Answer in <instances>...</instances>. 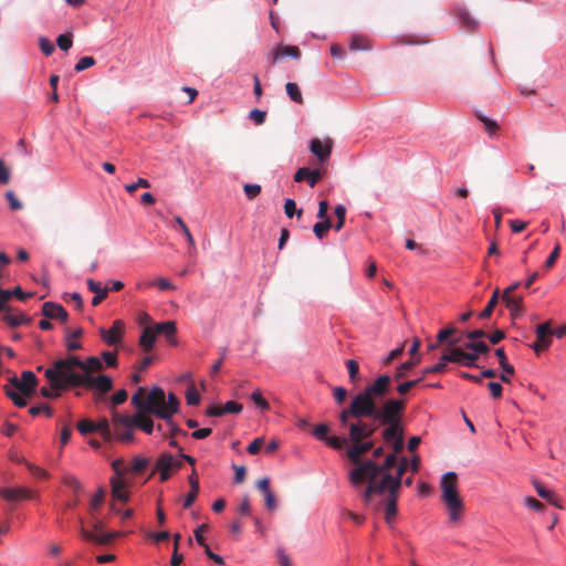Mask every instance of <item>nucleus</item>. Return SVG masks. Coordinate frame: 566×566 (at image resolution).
<instances>
[{"label":"nucleus","mask_w":566,"mask_h":566,"mask_svg":"<svg viewBox=\"0 0 566 566\" xmlns=\"http://www.w3.org/2000/svg\"><path fill=\"white\" fill-rule=\"evenodd\" d=\"M390 376L381 375L369 386L359 391L350 401L348 408L339 413V424L347 428L353 447L347 457L352 463H359L360 457L374 448L370 440L376 430L384 426L381 438L390 443L403 437L402 415L406 409L403 399L390 398L378 407L376 399L389 392Z\"/></svg>","instance_id":"1"},{"label":"nucleus","mask_w":566,"mask_h":566,"mask_svg":"<svg viewBox=\"0 0 566 566\" xmlns=\"http://www.w3.org/2000/svg\"><path fill=\"white\" fill-rule=\"evenodd\" d=\"M132 403L136 409L148 410L163 420L172 418L180 406V401L174 392H169L166 400L164 389L157 386L153 387L148 394L146 388L139 387L132 397Z\"/></svg>","instance_id":"2"},{"label":"nucleus","mask_w":566,"mask_h":566,"mask_svg":"<svg viewBox=\"0 0 566 566\" xmlns=\"http://www.w3.org/2000/svg\"><path fill=\"white\" fill-rule=\"evenodd\" d=\"M80 366H82L80 357L70 355L54 361L52 367L45 369L44 375L52 388L56 390L83 387L86 377L82 376Z\"/></svg>","instance_id":"3"},{"label":"nucleus","mask_w":566,"mask_h":566,"mask_svg":"<svg viewBox=\"0 0 566 566\" xmlns=\"http://www.w3.org/2000/svg\"><path fill=\"white\" fill-rule=\"evenodd\" d=\"M356 468L349 471L348 479L353 486L359 488L365 482H378V476L382 478L385 473H390L389 470L397 464V455L391 453L387 455L384 463L377 464L373 460H365L359 463H354Z\"/></svg>","instance_id":"4"},{"label":"nucleus","mask_w":566,"mask_h":566,"mask_svg":"<svg viewBox=\"0 0 566 566\" xmlns=\"http://www.w3.org/2000/svg\"><path fill=\"white\" fill-rule=\"evenodd\" d=\"M441 499L447 506L449 513V520L452 523H457L460 521L464 504L462 499L460 497L458 491V475L455 472H447L443 474L441 482Z\"/></svg>","instance_id":"5"},{"label":"nucleus","mask_w":566,"mask_h":566,"mask_svg":"<svg viewBox=\"0 0 566 566\" xmlns=\"http://www.w3.org/2000/svg\"><path fill=\"white\" fill-rule=\"evenodd\" d=\"M407 469L408 460L407 458L403 457L397 467L396 476H392L390 473H385L384 476L380 478L378 482H371L366 486L361 495L364 502L368 504L374 495H381L386 491L399 492L401 488V478L407 471Z\"/></svg>","instance_id":"6"},{"label":"nucleus","mask_w":566,"mask_h":566,"mask_svg":"<svg viewBox=\"0 0 566 566\" xmlns=\"http://www.w3.org/2000/svg\"><path fill=\"white\" fill-rule=\"evenodd\" d=\"M460 342L459 338L451 339L450 345L452 347L448 348L447 352L440 357L439 363L436 365L423 369V374H441L447 369L448 363H457L467 367H479L476 364L478 356L476 354H471L469 352H464L460 347H455V345Z\"/></svg>","instance_id":"7"},{"label":"nucleus","mask_w":566,"mask_h":566,"mask_svg":"<svg viewBox=\"0 0 566 566\" xmlns=\"http://www.w3.org/2000/svg\"><path fill=\"white\" fill-rule=\"evenodd\" d=\"M113 440L127 443L134 440V428L130 417L113 411Z\"/></svg>","instance_id":"8"},{"label":"nucleus","mask_w":566,"mask_h":566,"mask_svg":"<svg viewBox=\"0 0 566 566\" xmlns=\"http://www.w3.org/2000/svg\"><path fill=\"white\" fill-rule=\"evenodd\" d=\"M83 387L88 389H95L96 394L94 399L96 402L103 401L104 396L113 389V380L107 375H98L94 377H86Z\"/></svg>","instance_id":"9"},{"label":"nucleus","mask_w":566,"mask_h":566,"mask_svg":"<svg viewBox=\"0 0 566 566\" xmlns=\"http://www.w3.org/2000/svg\"><path fill=\"white\" fill-rule=\"evenodd\" d=\"M520 285V282H515L509 287H506L502 294V300L505 303L506 307L509 308L512 318H516L523 313L522 296L513 294Z\"/></svg>","instance_id":"10"},{"label":"nucleus","mask_w":566,"mask_h":566,"mask_svg":"<svg viewBox=\"0 0 566 566\" xmlns=\"http://www.w3.org/2000/svg\"><path fill=\"white\" fill-rule=\"evenodd\" d=\"M536 343L533 344V349L538 355L539 353L548 349L552 345V321L538 324L535 329Z\"/></svg>","instance_id":"11"},{"label":"nucleus","mask_w":566,"mask_h":566,"mask_svg":"<svg viewBox=\"0 0 566 566\" xmlns=\"http://www.w3.org/2000/svg\"><path fill=\"white\" fill-rule=\"evenodd\" d=\"M10 385L18 389L23 396L30 397L38 385V379L32 371L25 370L21 374V379H18L17 376L11 377Z\"/></svg>","instance_id":"12"},{"label":"nucleus","mask_w":566,"mask_h":566,"mask_svg":"<svg viewBox=\"0 0 566 566\" xmlns=\"http://www.w3.org/2000/svg\"><path fill=\"white\" fill-rule=\"evenodd\" d=\"M104 525L101 521H95L93 525V531H87L82 528L81 534L82 536L91 542H95L97 544H108L113 538L119 535V533H103Z\"/></svg>","instance_id":"13"},{"label":"nucleus","mask_w":566,"mask_h":566,"mask_svg":"<svg viewBox=\"0 0 566 566\" xmlns=\"http://www.w3.org/2000/svg\"><path fill=\"white\" fill-rule=\"evenodd\" d=\"M124 328L125 324L120 319H116L109 329L101 328L99 336L107 345H117L122 340Z\"/></svg>","instance_id":"14"},{"label":"nucleus","mask_w":566,"mask_h":566,"mask_svg":"<svg viewBox=\"0 0 566 566\" xmlns=\"http://www.w3.org/2000/svg\"><path fill=\"white\" fill-rule=\"evenodd\" d=\"M151 415L148 410L137 409V412L130 417L133 428H138L145 433L150 434L154 431V421L149 417Z\"/></svg>","instance_id":"15"},{"label":"nucleus","mask_w":566,"mask_h":566,"mask_svg":"<svg viewBox=\"0 0 566 566\" xmlns=\"http://www.w3.org/2000/svg\"><path fill=\"white\" fill-rule=\"evenodd\" d=\"M42 314L49 319H57L62 323H65L69 318L66 310L54 302H45L42 305Z\"/></svg>","instance_id":"16"},{"label":"nucleus","mask_w":566,"mask_h":566,"mask_svg":"<svg viewBox=\"0 0 566 566\" xmlns=\"http://www.w3.org/2000/svg\"><path fill=\"white\" fill-rule=\"evenodd\" d=\"M0 496L9 502H18L33 496L32 491L27 488H7L0 490Z\"/></svg>","instance_id":"17"},{"label":"nucleus","mask_w":566,"mask_h":566,"mask_svg":"<svg viewBox=\"0 0 566 566\" xmlns=\"http://www.w3.org/2000/svg\"><path fill=\"white\" fill-rule=\"evenodd\" d=\"M333 143L327 139L323 144L318 138H313L310 144L311 151L318 158L319 161H326L332 153Z\"/></svg>","instance_id":"18"},{"label":"nucleus","mask_w":566,"mask_h":566,"mask_svg":"<svg viewBox=\"0 0 566 566\" xmlns=\"http://www.w3.org/2000/svg\"><path fill=\"white\" fill-rule=\"evenodd\" d=\"M323 177V172L318 169L311 170L307 167L297 169L294 175V180L301 182L306 180L311 187H314Z\"/></svg>","instance_id":"19"},{"label":"nucleus","mask_w":566,"mask_h":566,"mask_svg":"<svg viewBox=\"0 0 566 566\" xmlns=\"http://www.w3.org/2000/svg\"><path fill=\"white\" fill-rule=\"evenodd\" d=\"M157 335L161 334L166 337L167 342L171 345H177V325L174 321H166L163 323H158L155 326Z\"/></svg>","instance_id":"20"},{"label":"nucleus","mask_w":566,"mask_h":566,"mask_svg":"<svg viewBox=\"0 0 566 566\" xmlns=\"http://www.w3.org/2000/svg\"><path fill=\"white\" fill-rule=\"evenodd\" d=\"M104 369V365L102 360L96 356H90L84 361L82 360V366H80V370L82 371L83 377H94L93 373H99Z\"/></svg>","instance_id":"21"},{"label":"nucleus","mask_w":566,"mask_h":566,"mask_svg":"<svg viewBox=\"0 0 566 566\" xmlns=\"http://www.w3.org/2000/svg\"><path fill=\"white\" fill-rule=\"evenodd\" d=\"M111 486H112V496L115 500H118L120 502H126L129 499V493L126 490V483L123 479L119 478H112L111 479Z\"/></svg>","instance_id":"22"},{"label":"nucleus","mask_w":566,"mask_h":566,"mask_svg":"<svg viewBox=\"0 0 566 566\" xmlns=\"http://www.w3.org/2000/svg\"><path fill=\"white\" fill-rule=\"evenodd\" d=\"M86 284L88 290L95 294V296L92 298V305H99L106 298L108 287H102L101 283L94 281L93 279H87Z\"/></svg>","instance_id":"23"},{"label":"nucleus","mask_w":566,"mask_h":566,"mask_svg":"<svg viewBox=\"0 0 566 566\" xmlns=\"http://www.w3.org/2000/svg\"><path fill=\"white\" fill-rule=\"evenodd\" d=\"M157 338V332L154 326L145 327L139 338V346L144 352L153 349Z\"/></svg>","instance_id":"24"},{"label":"nucleus","mask_w":566,"mask_h":566,"mask_svg":"<svg viewBox=\"0 0 566 566\" xmlns=\"http://www.w3.org/2000/svg\"><path fill=\"white\" fill-rule=\"evenodd\" d=\"M291 56L293 59H300L301 51L294 45H279L273 52L272 62L276 63L280 59Z\"/></svg>","instance_id":"25"},{"label":"nucleus","mask_w":566,"mask_h":566,"mask_svg":"<svg viewBox=\"0 0 566 566\" xmlns=\"http://www.w3.org/2000/svg\"><path fill=\"white\" fill-rule=\"evenodd\" d=\"M397 494L398 492H389L386 500L385 520L388 524L391 523L397 514Z\"/></svg>","instance_id":"26"},{"label":"nucleus","mask_w":566,"mask_h":566,"mask_svg":"<svg viewBox=\"0 0 566 566\" xmlns=\"http://www.w3.org/2000/svg\"><path fill=\"white\" fill-rule=\"evenodd\" d=\"M113 423L111 424L107 418H101L95 422V431H98L106 442L113 441Z\"/></svg>","instance_id":"27"},{"label":"nucleus","mask_w":566,"mask_h":566,"mask_svg":"<svg viewBox=\"0 0 566 566\" xmlns=\"http://www.w3.org/2000/svg\"><path fill=\"white\" fill-rule=\"evenodd\" d=\"M3 321L10 326L17 327L22 324H29L31 322V318L27 317L22 313L13 314L11 310H9L3 314Z\"/></svg>","instance_id":"28"},{"label":"nucleus","mask_w":566,"mask_h":566,"mask_svg":"<svg viewBox=\"0 0 566 566\" xmlns=\"http://www.w3.org/2000/svg\"><path fill=\"white\" fill-rule=\"evenodd\" d=\"M347 430V437H336V436H333V437H328L326 442L328 443V446L335 450H340L343 449L345 446L348 447L347 451L353 447V441L350 440V436H349V432H348V429L345 428Z\"/></svg>","instance_id":"29"},{"label":"nucleus","mask_w":566,"mask_h":566,"mask_svg":"<svg viewBox=\"0 0 566 566\" xmlns=\"http://www.w3.org/2000/svg\"><path fill=\"white\" fill-rule=\"evenodd\" d=\"M83 335V328H76L75 331H72L67 333L66 339H65V346L69 352H74L82 348V344L80 342H76V338L82 337Z\"/></svg>","instance_id":"30"},{"label":"nucleus","mask_w":566,"mask_h":566,"mask_svg":"<svg viewBox=\"0 0 566 566\" xmlns=\"http://www.w3.org/2000/svg\"><path fill=\"white\" fill-rule=\"evenodd\" d=\"M455 14L459 21L461 22L463 29L471 31L476 28V21L470 15V13L465 9L458 8Z\"/></svg>","instance_id":"31"},{"label":"nucleus","mask_w":566,"mask_h":566,"mask_svg":"<svg viewBox=\"0 0 566 566\" xmlns=\"http://www.w3.org/2000/svg\"><path fill=\"white\" fill-rule=\"evenodd\" d=\"M420 363V357L410 358L409 360L405 361L400 366L396 368V373L391 379L399 380L403 377H406L407 373L416 367Z\"/></svg>","instance_id":"32"},{"label":"nucleus","mask_w":566,"mask_h":566,"mask_svg":"<svg viewBox=\"0 0 566 566\" xmlns=\"http://www.w3.org/2000/svg\"><path fill=\"white\" fill-rule=\"evenodd\" d=\"M6 395L13 401V403L19 407L23 408L27 406V400L23 396H21L12 385H6L3 387Z\"/></svg>","instance_id":"33"},{"label":"nucleus","mask_w":566,"mask_h":566,"mask_svg":"<svg viewBox=\"0 0 566 566\" xmlns=\"http://www.w3.org/2000/svg\"><path fill=\"white\" fill-rule=\"evenodd\" d=\"M349 48L353 51H366L371 49V44L369 39L364 35H353Z\"/></svg>","instance_id":"34"},{"label":"nucleus","mask_w":566,"mask_h":566,"mask_svg":"<svg viewBox=\"0 0 566 566\" xmlns=\"http://www.w3.org/2000/svg\"><path fill=\"white\" fill-rule=\"evenodd\" d=\"M175 464V459L170 453H163L156 461V471H171Z\"/></svg>","instance_id":"35"},{"label":"nucleus","mask_w":566,"mask_h":566,"mask_svg":"<svg viewBox=\"0 0 566 566\" xmlns=\"http://www.w3.org/2000/svg\"><path fill=\"white\" fill-rule=\"evenodd\" d=\"M175 222L179 226L182 234L186 237V240L189 244V252L192 254L196 251V243L189 228L180 217H175Z\"/></svg>","instance_id":"36"},{"label":"nucleus","mask_w":566,"mask_h":566,"mask_svg":"<svg viewBox=\"0 0 566 566\" xmlns=\"http://www.w3.org/2000/svg\"><path fill=\"white\" fill-rule=\"evenodd\" d=\"M499 296H500V290L499 289H495L493 294H492V297L490 298V301L488 302L486 306L484 307V310L479 314V317L481 319H484V318H488L491 316L494 307L496 306L497 302H499Z\"/></svg>","instance_id":"37"},{"label":"nucleus","mask_w":566,"mask_h":566,"mask_svg":"<svg viewBox=\"0 0 566 566\" xmlns=\"http://www.w3.org/2000/svg\"><path fill=\"white\" fill-rule=\"evenodd\" d=\"M428 374H423L422 373V376L417 378V379H412V380H407V381H403V382H400L398 386H397V392L400 395V396H405L406 394H408L412 388H415L418 384H420L423 379H424V376H427Z\"/></svg>","instance_id":"38"},{"label":"nucleus","mask_w":566,"mask_h":566,"mask_svg":"<svg viewBox=\"0 0 566 566\" xmlns=\"http://www.w3.org/2000/svg\"><path fill=\"white\" fill-rule=\"evenodd\" d=\"M495 356L499 359V364H500L502 370L505 373H509L510 375H514V373H515L514 367L507 363V357H506V354H505L503 347L495 349Z\"/></svg>","instance_id":"39"},{"label":"nucleus","mask_w":566,"mask_h":566,"mask_svg":"<svg viewBox=\"0 0 566 566\" xmlns=\"http://www.w3.org/2000/svg\"><path fill=\"white\" fill-rule=\"evenodd\" d=\"M285 90H286L289 97L293 102H295L297 104H303V102H304L303 96H302L301 90L296 83H292V82L286 83Z\"/></svg>","instance_id":"40"},{"label":"nucleus","mask_w":566,"mask_h":566,"mask_svg":"<svg viewBox=\"0 0 566 566\" xmlns=\"http://www.w3.org/2000/svg\"><path fill=\"white\" fill-rule=\"evenodd\" d=\"M464 348L471 350V354H476V356L479 354H486L490 350L489 345L484 342H469L464 344Z\"/></svg>","instance_id":"41"},{"label":"nucleus","mask_w":566,"mask_h":566,"mask_svg":"<svg viewBox=\"0 0 566 566\" xmlns=\"http://www.w3.org/2000/svg\"><path fill=\"white\" fill-rule=\"evenodd\" d=\"M332 227H333V224H332L331 220L326 219V220L315 223L313 227V231H314V234L316 235V238L323 239L327 234L328 230Z\"/></svg>","instance_id":"42"},{"label":"nucleus","mask_w":566,"mask_h":566,"mask_svg":"<svg viewBox=\"0 0 566 566\" xmlns=\"http://www.w3.org/2000/svg\"><path fill=\"white\" fill-rule=\"evenodd\" d=\"M148 464H149L148 459L136 457L133 459L128 471L139 474V473H143L147 469Z\"/></svg>","instance_id":"43"},{"label":"nucleus","mask_w":566,"mask_h":566,"mask_svg":"<svg viewBox=\"0 0 566 566\" xmlns=\"http://www.w3.org/2000/svg\"><path fill=\"white\" fill-rule=\"evenodd\" d=\"M62 482L76 494L83 491L82 483L72 474L64 475Z\"/></svg>","instance_id":"44"},{"label":"nucleus","mask_w":566,"mask_h":566,"mask_svg":"<svg viewBox=\"0 0 566 566\" xmlns=\"http://www.w3.org/2000/svg\"><path fill=\"white\" fill-rule=\"evenodd\" d=\"M346 367L348 369L349 380L353 384H356L359 380V365L355 359H348L346 361Z\"/></svg>","instance_id":"45"},{"label":"nucleus","mask_w":566,"mask_h":566,"mask_svg":"<svg viewBox=\"0 0 566 566\" xmlns=\"http://www.w3.org/2000/svg\"><path fill=\"white\" fill-rule=\"evenodd\" d=\"M105 497V490L99 488L96 494L92 497L90 504V513L94 515V512L102 505Z\"/></svg>","instance_id":"46"},{"label":"nucleus","mask_w":566,"mask_h":566,"mask_svg":"<svg viewBox=\"0 0 566 566\" xmlns=\"http://www.w3.org/2000/svg\"><path fill=\"white\" fill-rule=\"evenodd\" d=\"M284 212L289 218H292L294 214H296L300 218L303 214L302 209H296V202L293 199L285 200Z\"/></svg>","instance_id":"47"},{"label":"nucleus","mask_w":566,"mask_h":566,"mask_svg":"<svg viewBox=\"0 0 566 566\" xmlns=\"http://www.w3.org/2000/svg\"><path fill=\"white\" fill-rule=\"evenodd\" d=\"M334 212L337 218V221L334 224V229L336 231H339L340 229H343L345 223L346 208L343 205H338L335 207Z\"/></svg>","instance_id":"48"},{"label":"nucleus","mask_w":566,"mask_h":566,"mask_svg":"<svg viewBox=\"0 0 566 566\" xmlns=\"http://www.w3.org/2000/svg\"><path fill=\"white\" fill-rule=\"evenodd\" d=\"M200 399H201V396H200L199 391L193 386H190L187 388L186 401L188 405L196 406L200 402Z\"/></svg>","instance_id":"49"},{"label":"nucleus","mask_w":566,"mask_h":566,"mask_svg":"<svg viewBox=\"0 0 566 566\" xmlns=\"http://www.w3.org/2000/svg\"><path fill=\"white\" fill-rule=\"evenodd\" d=\"M478 118L484 124L485 129L490 136H495L499 130V125L493 119L483 115H478Z\"/></svg>","instance_id":"50"},{"label":"nucleus","mask_w":566,"mask_h":566,"mask_svg":"<svg viewBox=\"0 0 566 566\" xmlns=\"http://www.w3.org/2000/svg\"><path fill=\"white\" fill-rule=\"evenodd\" d=\"M77 430L82 434H90L92 432H95V421L84 419L77 423Z\"/></svg>","instance_id":"51"},{"label":"nucleus","mask_w":566,"mask_h":566,"mask_svg":"<svg viewBox=\"0 0 566 566\" xmlns=\"http://www.w3.org/2000/svg\"><path fill=\"white\" fill-rule=\"evenodd\" d=\"M93 65H95V59L93 56H83L75 64L74 70L76 72H82Z\"/></svg>","instance_id":"52"},{"label":"nucleus","mask_w":566,"mask_h":566,"mask_svg":"<svg viewBox=\"0 0 566 566\" xmlns=\"http://www.w3.org/2000/svg\"><path fill=\"white\" fill-rule=\"evenodd\" d=\"M244 193L249 200L256 198L261 192V186L256 184H247L243 187Z\"/></svg>","instance_id":"53"},{"label":"nucleus","mask_w":566,"mask_h":566,"mask_svg":"<svg viewBox=\"0 0 566 566\" xmlns=\"http://www.w3.org/2000/svg\"><path fill=\"white\" fill-rule=\"evenodd\" d=\"M56 44L62 51H67L72 48L73 41L71 34H60L56 39Z\"/></svg>","instance_id":"54"},{"label":"nucleus","mask_w":566,"mask_h":566,"mask_svg":"<svg viewBox=\"0 0 566 566\" xmlns=\"http://www.w3.org/2000/svg\"><path fill=\"white\" fill-rule=\"evenodd\" d=\"M39 46H40L41 51L45 55H51L54 52V50H55L54 44L52 43V41L49 40L45 36H41L39 39Z\"/></svg>","instance_id":"55"},{"label":"nucleus","mask_w":566,"mask_h":566,"mask_svg":"<svg viewBox=\"0 0 566 566\" xmlns=\"http://www.w3.org/2000/svg\"><path fill=\"white\" fill-rule=\"evenodd\" d=\"M252 401L262 410H268L270 408L269 402L262 397L260 390H255L251 395Z\"/></svg>","instance_id":"56"},{"label":"nucleus","mask_w":566,"mask_h":566,"mask_svg":"<svg viewBox=\"0 0 566 566\" xmlns=\"http://www.w3.org/2000/svg\"><path fill=\"white\" fill-rule=\"evenodd\" d=\"M148 286H157L160 291L175 290L176 286L171 284L167 279L159 277L154 282H150Z\"/></svg>","instance_id":"57"},{"label":"nucleus","mask_w":566,"mask_h":566,"mask_svg":"<svg viewBox=\"0 0 566 566\" xmlns=\"http://www.w3.org/2000/svg\"><path fill=\"white\" fill-rule=\"evenodd\" d=\"M329 431V427L326 423H322L315 427L313 434L316 439L326 441L327 440V433Z\"/></svg>","instance_id":"58"},{"label":"nucleus","mask_w":566,"mask_h":566,"mask_svg":"<svg viewBox=\"0 0 566 566\" xmlns=\"http://www.w3.org/2000/svg\"><path fill=\"white\" fill-rule=\"evenodd\" d=\"M29 412L32 415V416H38L40 415L41 412H44L46 417H52L53 416V409L48 406V405H42V406H33L29 409Z\"/></svg>","instance_id":"59"},{"label":"nucleus","mask_w":566,"mask_h":566,"mask_svg":"<svg viewBox=\"0 0 566 566\" xmlns=\"http://www.w3.org/2000/svg\"><path fill=\"white\" fill-rule=\"evenodd\" d=\"M559 253H560V245L557 243L545 261L546 269H551L555 265V263L559 256Z\"/></svg>","instance_id":"60"},{"label":"nucleus","mask_w":566,"mask_h":566,"mask_svg":"<svg viewBox=\"0 0 566 566\" xmlns=\"http://www.w3.org/2000/svg\"><path fill=\"white\" fill-rule=\"evenodd\" d=\"M127 397H128V395L125 389L118 390L117 392H115L112 396V399H111L112 407H116V406L124 403L127 400Z\"/></svg>","instance_id":"61"},{"label":"nucleus","mask_w":566,"mask_h":566,"mask_svg":"<svg viewBox=\"0 0 566 566\" xmlns=\"http://www.w3.org/2000/svg\"><path fill=\"white\" fill-rule=\"evenodd\" d=\"M264 446V438L263 437H258L255 438L248 447V452L250 454H256L260 452V450L262 449V447Z\"/></svg>","instance_id":"62"},{"label":"nucleus","mask_w":566,"mask_h":566,"mask_svg":"<svg viewBox=\"0 0 566 566\" xmlns=\"http://www.w3.org/2000/svg\"><path fill=\"white\" fill-rule=\"evenodd\" d=\"M524 503L527 507H530L534 511H537V512H541L544 509V504L533 496H526L524 499Z\"/></svg>","instance_id":"63"},{"label":"nucleus","mask_w":566,"mask_h":566,"mask_svg":"<svg viewBox=\"0 0 566 566\" xmlns=\"http://www.w3.org/2000/svg\"><path fill=\"white\" fill-rule=\"evenodd\" d=\"M6 198H7L9 205H10V208L12 210H20V209H22L23 206H22L21 201L17 198V196L14 195L13 191H8L6 193Z\"/></svg>","instance_id":"64"}]
</instances>
